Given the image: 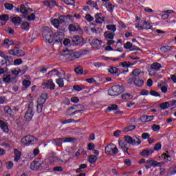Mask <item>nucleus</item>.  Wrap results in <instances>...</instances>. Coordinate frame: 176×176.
I'll list each match as a JSON object with an SVG mask.
<instances>
[{"instance_id": "obj_7", "label": "nucleus", "mask_w": 176, "mask_h": 176, "mask_svg": "<svg viewBox=\"0 0 176 176\" xmlns=\"http://www.w3.org/2000/svg\"><path fill=\"white\" fill-rule=\"evenodd\" d=\"M34 102H30L28 105V109L25 114V118L28 122H30L32 119V116H34Z\"/></svg>"}, {"instance_id": "obj_35", "label": "nucleus", "mask_w": 176, "mask_h": 176, "mask_svg": "<svg viewBox=\"0 0 176 176\" xmlns=\"http://www.w3.org/2000/svg\"><path fill=\"white\" fill-rule=\"evenodd\" d=\"M162 52H164V53H168V52H171L173 50V47L171 46H164L161 47Z\"/></svg>"}, {"instance_id": "obj_33", "label": "nucleus", "mask_w": 176, "mask_h": 176, "mask_svg": "<svg viewBox=\"0 0 176 176\" xmlns=\"http://www.w3.org/2000/svg\"><path fill=\"white\" fill-rule=\"evenodd\" d=\"M87 167V164H80L79 166V168L76 170V173L77 174H79V173H82V171H83V170H85V168H86Z\"/></svg>"}, {"instance_id": "obj_49", "label": "nucleus", "mask_w": 176, "mask_h": 176, "mask_svg": "<svg viewBox=\"0 0 176 176\" xmlns=\"http://www.w3.org/2000/svg\"><path fill=\"white\" fill-rule=\"evenodd\" d=\"M22 84L23 85L24 87L27 89V87H30L31 85V82L28 80H25L23 81Z\"/></svg>"}, {"instance_id": "obj_21", "label": "nucleus", "mask_w": 176, "mask_h": 176, "mask_svg": "<svg viewBox=\"0 0 176 176\" xmlns=\"http://www.w3.org/2000/svg\"><path fill=\"white\" fill-rule=\"evenodd\" d=\"M3 64H6V65H10V64H12V63H13V58L10 56H6L4 58V60H2Z\"/></svg>"}, {"instance_id": "obj_6", "label": "nucleus", "mask_w": 176, "mask_h": 176, "mask_svg": "<svg viewBox=\"0 0 176 176\" xmlns=\"http://www.w3.org/2000/svg\"><path fill=\"white\" fill-rule=\"evenodd\" d=\"M161 68L162 65H160V63H153L148 69V75L150 76H155L157 74V71H159Z\"/></svg>"}, {"instance_id": "obj_30", "label": "nucleus", "mask_w": 176, "mask_h": 176, "mask_svg": "<svg viewBox=\"0 0 176 176\" xmlns=\"http://www.w3.org/2000/svg\"><path fill=\"white\" fill-rule=\"evenodd\" d=\"M14 160L15 162H19V160H20L21 157V151H19L17 149H14Z\"/></svg>"}, {"instance_id": "obj_24", "label": "nucleus", "mask_w": 176, "mask_h": 176, "mask_svg": "<svg viewBox=\"0 0 176 176\" xmlns=\"http://www.w3.org/2000/svg\"><path fill=\"white\" fill-rule=\"evenodd\" d=\"M102 41H101L98 39H96V38H94L91 43V44L92 45V46L94 47H100V46L102 45Z\"/></svg>"}, {"instance_id": "obj_48", "label": "nucleus", "mask_w": 176, "mask_h": 176, "mask_svg": "<svg viewBox=\"0 0 176 176\" xmlns=\"http://www.w3.org/2000/svg\"><path fill=\"white\" fill-rule=\"evenodd\" d=\"M4 112L6 113H8V115H12V109L9 106H6L4 107Z\"/></svg>"}, {"instance_id": "obj_51", "label": "nucleus", "mask_w": 176, "mask_h": 176, "mask_svg": "<svg viewBox=\"0 0 176 176\" xmlns=\"http://www.w3.org/2000/svg\"><path fill=\"white\" fill-rule=\"evenodd\" d=\"M74 71L76 74H78V75H82V74H83V69H82V67H76Z\"/></svg>"}, {"instance_id": "obj_59", "label": "nucleus", "mask_w": 176, "mask_h": 176, "mask_svg": "<svg viewBox=\"0 0 176 176\" xmlns=\"http://www.w3.org/2000/svg\"><path fill=\"white\" fill-rule=\"evenodd\" d=\"M150 137H151V135L148 133H143L142 134V138L143 140H148V138H149Z\"/></svg>"}, {"instance_id": "obj_9", "label": "nucleus", "mask_w": 176, "mask_h": 176, "mask_svg": "<svg viewBox=\"0 0 176 176\" xmlns=\"http://www.w3.org/2000/svg\"><path fill=\"white\" fill-rule=\"evenodd\" d=\"M8 53L11 56H17V57H23V56L25 55V52H24V51H23L22 50H21L17 47H15L12 50H9Z\"/></svg>"}, {"instance_id": "obj_55", "label": "nucleus", "mask_w": 176, "mask_h": 176, "mask_svg": "<svg viewBox=\"0 0 176 176\" xmlns=\"http://www.w3.org/2000/svg\"><path fill=\"white\" fill-rule=\"evenodd\" d=\"M94 67H96V68H101V67H105V65L104 64H102V63L100 62H96L94 64Z\"/></svg>"}, {"instance_id": "obj_44", "label": "nucleus", "mask_w": 176, "mask_h": 176, "mask_svg": "<svg viewBox=\"0 0 176 176\" xmlns=\"http://www.w3.org/2000/svg\"><path fill=\"white\" fill-rule=\"evenodd\" d=\"M73 89L76 91H82V90L85 89V87L83 85H74Z\"/></svg>"}, {"instance_id": "obj_15", "label": "nucleus", "mask_w": 176, "mask_h": 176, "mask_svg": "<svg viewBox=\"0 0 176 176\" xmlns=\"http://www.w3.org/2000/svg\"><path fill=\"white\" fill-rule=\"evenodd\" d=\"M146 163V164H149L151 167H162V163L153 160H148Z\"/></svg>"}, {"instance_id": "obj_40", "label": "nucleus", "mask_w": 176, "mask_h": 176, "mask_svg": "<svg viewBox=\"0 0 176 176\" xmlns=\"http://www.w3.org/2000/svg\"><path fill=\"white\" fill-rule=\"evenodd\" d=\"M56 82L57 83V85L60 87H64V79L60 78H57L56 80Z\"/></svg>"}, {"instance_id": "obj_18", "label": "nucleus", "mask_w": 176, "mask_h": 176, "mask_svg": "<svg viewBox=\"0 0 176 176\" xmlns=\"http://www.w3.org/2000/svg\"><path fill=\"white\" fill-rule=\"evenodd\" d=\"M43 85L47 87V89H50V90H54V89H56V85L52 80H48Z\"/></svg>"}, {"instance_id": "obj_41", "label": "nucleus", "mask_w": 176, "mask_h": 176, "mask_svg": "<svg viewBox=\"0 0 176 176\" xmlns=\"http://www.w3.org/2000/svg\"><path fill=\"white\" fill-rule=\"evenodd\" d=\"M170 107V103L168 102H162L160 104V107L162 109H167Z\"/></svg>"}, {"instance_id": "obj_42", "label": "nucleus", "mask_w": 176, "mask_h": 176, "mask_svg": "<svg viewBox=\"0 0 176 176\" xmlns=\"http://www.w3.org/2000/svg\"><path fill=\"white\" fill-rule=\"evenodd\" d=\"M134 85L135 86H138V87H141L142 85H144V80H137V78H135V83Z\"/></svg>"}, {"instance_id": "obj_10", "label": "nucleus", "mask_w": 176, "mask_h": 176, "mask_svg": "<svg viewBox=\"0 0 176 176\" xmlns=\"http://www.w3.org/2000/svg\"><path fill=\"white\" fill-rule=\"evenodd\" d=\"M104 151L107 155H111L112 153H113V155H118V153H119V150L115 144L108 145L105 147Z\"/></svg>"}, {"instance_id": "obj_17", "label": "nucleus", "mask_w": 176, "mask_h": 176, "mask_svg": "<svg viewBox=\"0 0 176 176\" xmlns=\"http://www.w3.org/2000/svg\"><path fill=\"white\" fill-rule=\"evenodd\" d=\"M105 20V18L102 16V14L97 13L95 14V21L97 24H101L102 21Z\"/></svg>"}, {"instance_id": "obj_64", "label": "nucleus", "mask_w": 176, "mask_h": 176, "mask_svg": "<svg viewBox=\"0 0 176 176\" xmlns=\"http://www.w3.org/2000/svg\"><path fill=\"white\" fill-rule=\"evenodd\" d=\"M13 163L12 162H7V168L8 170H12V168H13Z\"/></svg>"}, {"instance_id": "obj_26", "label": "nucleus", "mask_w": 176, "mask_h": 176, "mask_svg": "<svg viewBox=\"0 0 176 176\" xmlns=\"http://www.w3.org/2000/svg\"><path fill=\"white\" fill-rule=\"evenodd\" d=\"M124 140L127 144H130L131 145H134V142H135V139H133V138L129 135L124 136Z\"/></svg>"}, {"instance_id": "obj_54", "label": "nucleus", "mask_w": 176, "mask_h": 176, "mask_svg": "<svg viewBox=\"0 0 176 176\" xmlns=\"http://www.w3.org/2000/svg\"><path fill=\"white\" fill-rule=\"evenodd\" d=\"M133 140H135V142H133V145H140L141 139H140L139 138H137V136H135V138H133Z\"/></svg>"}, {"instance_id": "obj_52", "label": "nucleus", "mask_w": 176, "mask_h": 176, "mask_svg": "<svg viewBox=\"0 0 176 176\" xmlns=\"http://www.w3.org/2000/svg\"><path fill=\"white\" fill-rule=\"evenodd\" d=\"M152 130L153 131H159V130H160V125L153 124V126H152Z\"/></svg>"}, {"instance_id": "obj_5", "label": "nucleus", "mask_w": 176, "mask_h": 176, "mask_svg": "<svg viewBox=\"0 0 176 176\" xmlns=\"http://www.w3.org/2000/svg\"><path fill=\"white\" fill-rule=\"evenodd\" d=\"M124 91V87L120 85H114L110 89H109L108 93L109 96H119Z\"/></svg>"}, {"instance_id": "obj_3", "label": "nucleus", "mask_w": 176, "mask_h": 176, "mask_svg": "<svg viewBox=\"0 0 176 176\" xmlns=\"http://www.w3.org/2000/svg\"><path fill=\"white\" fill-rule=\"evenodd\" d=\"M82 111H85V106L82 104L74 105L67 109L66 111V115H67V116H71V115H76L78 112H82Z\"/></svg>"}, {"instance_id": "obj_32", "label": "nucleus", "mask_w": 176, "mask_h": 176, "mask_svg": "<svg viewBox=\"0 0 176 176\" xmlns=\"http://www.w3.org/2000/svg\"><path fill=\"white\" fill-rule=\"evenodd\" d=\"M135 125H129L123 129V132L129 133V131H133V130H135Z\"/></svg>"}, {"instance_id": "obj_29", "label": "nucleus", "mask_w": 176, "mask_h": 176, "mask_svg": "<svg viewBox=\"0 0 176 176\" xmlns=\"http://www.w3.org/2000/svg\"><path fill=\"white\" fill-rule=\"evenodd\" d=\"M104 38L105 39L108 40H112L113 38H115V33L111 32L108 33V32H104Z\"/></svg>"}, {"instance_id": "obj_62", "label": "nucleus", "mask_w": 176, "mask_h": 176, "mask_svg": "<svg viewBox=\"0 0 176 176\" xmlns=\"http://www.w3.org/2000/svg\"><path fill=\"white\" fill-rule=\"evenodd\" d=\"M160 149H162V144L157 143L154 146V151H160Z\"/></svg>"}, {"instance_id": "obj_14", "label": "nucleus", "mask_w": 176, "mask_h": 176, "mask_svg": "<svg viewBox=\"0 0 176 176\" xmlns=\"http://www.w3.org/2000/svg\"><path fill=\"white\" fill-rule=\"evenodd\" d=\"M60 75H61V74L57 71L56 69H54L47 73V76L50 78H56V76L60 78Z\"/></svg>"}, {"instance_id": "obj_12", "label": "nucleus", "mask_w": 176, "mask_h": 176, "mask_svg": "<svg viewBox=\"0 0 176 176\" xmlns=\"http://www.w3.org/2000/svg\"><path fill=\"white\" fill-rule=\"evenodd\" d=\"M54 41L57 42L58 43H61L64 40V32H56L54 35L53 37Z\"/></svg>"}, {"instance_id": "obj_38", "label": "nucleus", "mask_w": 176, "mask_h": 176, "mask_svg": "<svg viewBox=\"0 0 176 176\" xmlns=\"http://www.w3.org/2000/svg\"><path fill=\"white\" fill-rule=\"evenodd\" d=\"M3 45H6L8 48H9V46H12V45H14V42H13L12 40L6 38L4 40Z\"/></svg>"}, {"instance_id": "obj_13", "label": "nucleus", "mask_w": 176, "mask_h": 176, "mask_svg": "<svg viewBox=\"0 0 176 176\" xmlns=\"http://www.w3.org/2000/svg\"><path fill=\"white\" fill-rule=\"evenodd\" d=\"M69 30L71 32L78 31L79 32H82V28H80V26L78 23L70 24L69 25Z\"/></svg>"}, {"instance_id": "obj_20", "label": "nucleus", "mask_w": 176, "mask_h": 176, "mask_svg": "<svg viewBox=\"0 0 176 176\" xmlns=\"http://www.w3.org/2000/svg\"><path fill=\"white\" fill-rule=\"evenodd\" d=\"M153 153V150H151L149 148L144 149L142 152L140 153L141 156H151Z\"/></svg>"}, {"instance_id": "obj_36", "label": "nucleus", "mask_w": 176, "mask_h": 176, "mask_svg": "<svg viewBox=\"0 0 176 176\" xmlns=\"http://www.w3.org/2000/svg\"><path fill=\"white\" fill-rule=\"evenodd\" d=\"M122 100H131L133 98V95L129 93H124L122 95Z\"/></svg>"}, {"instance_id": "obj_61", "label": "nucleus", "mask_w": 176, "mask_h": 176, "mask_svg": "<svg viewBox=\"0 0 176 176\" xmlns=\"http://www.w3.org/2000/svg\"><path fill=\"white\" fill-rule=\"evenodd\" d=\"M135 82V77H132L128 79L127 82L129 85H133Z\"/></svg>"}, {"instance_id": "obj_53", "label": "nucleus", "mask_w": 176, "mask_h": 176, "mask_svg": "<svg viewBox=\"0 0 176 176\" xmlns=\"http://www.w3.org/2000/svg\"><path fill=\"white\" fill-rule=\"evenodd\" d=\"M85 19L87 20V21H89V23L93 21L94 20V17H93L91 15H90L89 14H87L85 16Z\"/></svg>"}, {"instance_id": "obj_34", "label": "nucleus", "mask_w": 176, "mask_h": 176, "mask_svg": "<svg viewBox=\"0 0 176 176\" xmlns=\"http://www.w3.org/2000/svg\"><path fill=\"white\" fill-rule=\"evenodd\" d=\"M18 12H21L23 14H27L28 13V10L24 6H21L19 8H17Z\"/></svg>"}, {"instance_id": "obj_8", "label": "nucleus", "mask_w": 176, "mask_h": 176, "mask_svg": "<svg viewBox=\"0 0 176 176\" xmlns=\"http://www.w3.org/2000/svg\"><path fill=\"white\" fill-rule=\"evenodd\" d=\"M74 139L72 138H56L52 140V144L56 145V146H61L63 145V142H72Z\"/></svg>"}, {"instance_id": "obj_45", "label": "nucleus", "mask_w": 176, "mask_h": 176, "mask_svg": "<svg viewBox=\"0 0 176 176\" xmlns=\"http://www.w3.org/2000/svg\"><path fill=\"white\" fill-rule=\"evenodd\" d=\"M107 28L109 31H112L113 33L116 31V25H107Z\"/></svg>"}, {"instance_id": "obj_11", "label": "nucleus", "mask_w": 176, "mask_h": 176, "mask_svg": "<svg viewBox=\"0 0 176 176\" xmlns=\"http://www.w3.org/2000/svg\"><path fill=\"white\" fill-rule=\"evenodd\" d=\"M35 140H36L35 137L32 135H27L21 139V142L24 145H31V143L34 142Z\"/></svg>"}, {"instance_id": "obj_43", "label": "nucleus", "mask_w": 176, "mask_h": 176, "mask_svg": "<svg viewBox=\"0 0 176 176\" xmlns=\"http://www.w3.org/2000/svg\"><path fill=\"white\" fill-rule=\"evenodd\" d=\"M21 28L22 30H25V31L30 30V23H28V22H23L21 24Z\"/></svg>"}, {"instance_id": "obj_58", "label": "nucleus", "mask_w": 176, "mask_h": 176, "mask_svg": "<svg viewBox=\"0 0 176 176\" xmlns=\"http://www.w3.org/2000/svg\"><path fill=\"white\" fill-rule=\"evenodd\" d=\"M109 72H110V74H117L118 73V68H116V67H111L109 69Z\"/></svg>"}, {"instance_id": "obj_25", "label": "nucleus", "mask_w": 176, "mask_h": 176, "mask_svg": "<svg viewBox=\"0 0 176 176\" xmlns=\"http://www.w3.org/2000/svg\"><path fill=\"white\" fill-rule=\"evenodd\" d=\"M72 42H73L76 46H78L80 45L82 41L80 40V37H79L78 36H74L72 38Z\"/></svg>"}, {"instance_id": "obj_1", "label": "nucleus", "mask_w": 176, "mask_h": 176, "mask_svg": "<svg viewBox=\"0 0 176 176\" xmlns=\"http://www.w3.org/2000/svg\"><path fill=\"white\" fill-rule=\"evenodd\" d=\"M52 34L53 33L50 28L47 26L43 28L42 35L43 39L45 42L48 43H53V41H54V38H53Z\"/></svg>"}, {"instance_id": "obj_4", "label": "nucleus", "mask_w": 176, "mask_h": 176, "mask_svg": "<svg viewBox=\"0 0 176 176\" xmlns=\"http://www.w3.org/2000/svg\"><path fill=\"white\" fill-rule=\"evenodd\" d=\"M64 52L67 53L65 54V56L67 58V60H68V61H74V60H76V58H79V57L82 56V53L77 52H75L72 50L69 51L68 50H65Z\"/></svg>"}, {"instance_id": "obj_47", "label": "nucleus", "mask_w": 176, "mask_h": 176, "mask_svg": "<svg viewBox=\"0 0 176 176\" xmlns=\"http://www.w3.org/2000/svg\"><path fill=\"white\" fill-rule=\"evenodd\" d=\"M0 20L1 21H8L9 20V15L6 14L0 15Z\"/></svg>"}, {"instance_id": "obj_63", "label": "nucleus", "mask_w": 176, "mask_h": 176, "mask_svg": "<svg viewBox=\"0 0 176 176\" xmlns=\"http://www.w3.org/2000/svg\"><path fill=\"white\" fill-rule=\"evenodd\" d=\"M4 6L8 10H12V9H13V6L10 3H7L4 5Z\"/></svg>"}, {"instance_id": "obj_39", "label": "nucleus", "mask_w": 176, "mask_h": 176, "mask_svg": "<svg viewBox=\"0 0 176 176\" xmlns=\"http://www.w3.org/2000/svg\"><path fill=\"white\" fill-rule=\"evenodd\" d=\"M89 162L91 163V164H94L96 162H97V156L96 155H90L89 157Z\"/></svg>"}, {"instance_id": "obj_27", "label": "nucleus", "mask_w": 176, "mask_h": 176, "mask_svg": "<svg viewBox=\"0 0 176 176\" xmlns=\"http://www.w3.org/2000/svg\"><path fill=\"white\" fill-rule=\"evenodd\" d=\"M124 49H129V50L133 51V50H137V48H135V46H133V43H131L130 42H126L124 45Z\"/></svg>"}, {"instance_id": "obj_2", "label": "nucleus", "mask_w": 176, "mask_h": 176, "mask_svg": "<svg viewBox=\"0 0 176 176\" xmlns=\"http://www.w3.org/2000/svg\"><path fill=\"white\" fill-rule=\"evenodd\" d=\"M72 18V15H60L58 19H51V23L55 28H59L60 24H63V23H65V21H68V20H71Z\"/></svg>"}, {"instance_id": "obj_28", "label": "nucleus", "mask_w": 176, "mask_h": 176, "mask_svg": "<svg viewBox=\"0 0 176 176\" xmlns=\"http://www.w3.org/2000/svg\"><path fill=\"white\" fill-rule=\"evenodd\" d=\"M154 118L155 117L153 116H142L141 119L142 122H151L153 120Z\"/></svg>"}, {"instance_id": "obj_60", "label": "nucleus", "mask_w": 176, "mask_h": 176, "mask_svg": "<svg viewBox=\"0 0 176 176\" xmlns=\"http://www.w3.org/2000/svg\"><path fill=\"white\" fill-rule=\"evenodd\" d=\"M23 63V60L21 58L16 59L14 61V65H20V64Z\"/></svg>"}, {"instance_id": "obj_31", "label": "nucleus", "mask_w": 176, "mask_h": 176, "mask_svg": "<svg viewBox=\"0 0 176 176\" xmlns=\"http://www.w3.org/2000/svg\"><path fill=\"white\" fill-rule=\"evenodd\" d=\"M141 74H144V72H142L140 69H135L132 72V75L135 77L137 78V76H140Z\"/></svg>"}, {"instance_id": "obj_19", "label": "nucleus", "mask_w": 176, "mask_h": 176, "mask_svg": "<svg viewBox=\"0 0 176 176\" xmlns=\"http://www.w3.org/2000/svg\"><path fill=\"white\" fill-rule=\"evenodd\" d=\"M10 20L12 22V23L14 24V25H15L16 27H17L18 25H20V24H21V18H20L19 16L10 17Z\"/></svg>"}, {"instance_id": "obj_16", "label": "nucleus", "mask_w": 176, "mask_h": 176, "mask_svg": "<svg viewBox=\"0 0 176 176\" xmlns=\"http://www.w3.org/2000/svg\"><path fill=\"white\" fill-rule=\"evenodd\" d=\"M46 100H47V94H43L38 98L37 104L43 105L46 102Z\"/></svg>"}, {"instance_id": "obj_37", "label": "nucleus", "mask_w": 176, "mask_h": 176, "mask_svg": "<svg viewBox=\"0 0 176 176\" xmlns=\"http://www.w3.org/2000/svg\"><path fill=\"white\" fill-rule=\"evenodd\" d=\"M10 79H12V78L9 74H6L3 76V82H4L5 83H9V82H10Z\"/></svg>"}, {"instance_id": "obj_46", "label": "nucleus", "mask_w": 176, "mask_h": 176, "mask_svg": "<svg viewBox=\"0 0 176 176\" xmlns=\"http://www.w3.org/2000/svg\"><path fill=\"white\" fill-rule=\"evenodd\" d=\"M66 5H69V6H72V5H75V1L74 0H61Z\"/></svg>"}, {"instance_id": "obj_50", "label": "nucleus", "mask_w": 176, "mask_h": 176, "mask_svg": "<svg viewBox=\"0 0 176 176\" xmlns=\"http://www.w3.org/2000/svg\"><path fill=\"white\" fill-rule=\"evenodd\" d=\"M107 109H109V111H118V105L112 104L111 106L108 107Z\"/></svg>"}, {"instance_id": "obj_57", "label": "nucleus", "mask_w": 176, "mask_h": 176, "mask_svg": "<svg viewBox=\"0 0 176 176\" xmlns=\"http://www.w3.org/2000/svg\"><path fill=\"white\" fill-rule=\"evenodd\" d=\"M43 109V104H39L37 103V112L38 113H41Z\"/></svg>"}, {"instance_id": "obj_22", "label": "nucleus", "mask_w": 176, "mask_h": 176, "mask_svg": "<svg viewBox=\"0 0 176 176\" xmlns=\"http://www.w3.org/2000/svg\"><path fill=\"white\" fill-rule=\"evenodd\" d=\"M0 127L4 133H9V128L8 127V124L0 120Z\"/></svg>"}, {"instance_id": "obj_56", "label": "nucleus", "mask_w": 176, "mask_h": 176, "mask_svg": "<svg viewBox=\"0 0 176 176\" xmlns=\"http://www.w3.org/2000/svg\"><path fill=\"white\" fill-rule=\"evenodd\" d=\"M72 122H75V120L70 118L68 120H64L62 121L63 124H67V123H72Z\"/></svg>"}, {"instance_id": "obj_23", "label": "nucleus", "mask_w": 176, "mask_h": 176, "mask_svg": "<svg viewBox=\"0 0 176 176\" xmlns=\"http://www.w3.org/2000/svg\"><path fill=\"white\" fill-rule=\"evenodd\" d=\"M119 146L121 148V149L124 150V152H126L129 151V147H127V144L124 142L123 140H120L119 142Z\"/></svg>"}]
</instances>
